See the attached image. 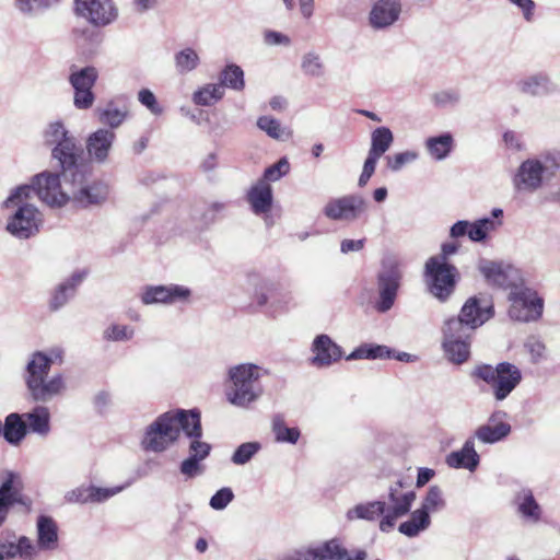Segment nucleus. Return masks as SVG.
Masks as SVG:
<instances>
[{"label":"nucleus","instance_id":"603ef678","mask_svg":"<svg viewBox=\"0 0 560 560\" xmlns=\"http://www.w3.org/2000/svg\"><path fill=\"white\" fill-rule=\"evenodd\" d=\"M133 336L135 328L130 325L110 324L103 331V339L113 342L129 341Z\"/></svg>","mask_w":560,"mask_h":560},{"label":"nucleus","instance_id":"6e6d98bb","mask_svg":"<svg viewBox=\"0 0 560 560\" xmlns=\"http://www.w3.org/2000/svg\"><path fill=\"white\" fill-rule=\"evenodd\" d=\"M460 101V94L454 89L441 90L431 95V102L439 108L455 106Z\"/></svg>","mask_w":560,"mask_h":560},{"label":"nucleus","instance_id":"1a4fd4ad","mask_svg":"<svg viewBox=\"0 0 560 560\" xmlns=\"http://www.w3.org/2000/svg\"><path fill=\"white\" fill-rule=\"evenodd\" d=\"M44 140L46 144L54 147L52 158L59 162L61 168L73 170L81 156V149L63 122L57 120L48 124L44 131Z\"/></svg>","mask_w":560,"mask_h":560},{"label":"nucleus","instance_id":"f704fd0d","mask_svg":"<svg viewBox=\"0 0 560 560\" xmlns=\"http://www.w3.org/2000/svg\"><path fill=\"white\" fill-rule=\"evenodd\" d=\"M515 502L517 512L525 521L529 523H538L540 521L542 510L530 490L524 489L520 491Z\"/></svg>","mask_w":560,"mask_h":560},{"label":"nucleus","instance_id":"5701e85b","mask_svg":"<svg viewBox=\"0 0 560 560\" xmlns=\"http://www.w3.org/2000/svg\"><path fill=\"white\" fill-rule=\"evenodd\" d=\"M310 363L318 369L328 368L342 357L341 348L327 335H318L311 346Z\"/></svg>","mask_w":560,"mask_h":560},{"label":"nucleus","instance_id":"a19ab883","mask_svg":"<svg viewBox=\"0 0 560 560\" xmlns=\"http://www.w3.org/2000/svg\"><path fill=\"white\" fill-rule=\"evenodd\" d=\"M257 127L278 141H287L292 137V131L271 116H260L257 119Z\"/></svg>","mask_w":560,"mask_h":560},{"label":"nucleus","instance_id":"5fc2aeb1","mask_svg":"<svg viewBox=\"0 0 560 560\" xmlns=\"http://www.w3.org/2000/svg\"><path fill=\"white\" fill-rule=\"evenodd\" d=\"M419 158L416 151H404L385 158L386 167L392 172L400 171L406 164L412 163Z\"/></svg>","mask_w":560,"mask_h":560},{"label":"nucleus","instance_id":"f3484780","mask_svg":"<svg viewBox=\"0 0 560 560\" xmlns=\"http://www.w3.org/2000/svg\"><path fill=\"white\" fill-rule=\"evenodd\" d=\"M23 483L19 474L8 471L0 486V526L5 522L13 504H20L27 512L32 510V500L22 493Z\"/></svg>","mask_w":560,"mask_h":560},{"label":"nucleus","instance_id":"338daca9","mask_svg":"<svg viewBox=\"0 0 560 560\" xmlns=\"http://www.w3.org/2000/svg\"><path fill=\"white\" fill-rule=\"evenodd\" d=\"M191 443L189 445V456L196 455V459L203 460L210 453V445L206 442H201L200 438H190Z\"/></svg>","mask_w":560,"mask_h":560},{"label":"nucleus","instance_id":"0eeeda50","mask_svg":"<svg viewBox=\"0 0 560 560\" xmlns=\"http://www.w3.org/2000/svg\"><path fill=\"white\" fill-rule=\"evenodd\" d=\"M50 370L25 364L23 381L31 399L46 404L62 396L67 390V382L62 373L49 376Z\"/></svg>","mask_w":560,"mask_h":560},{"label":"nucleus","instance_id":"3c124183","mask_svg":"<svg viewBox=\"0 0 560 560\" xmlns=\"http://www.w3.org/2000/svg\"><path fill=\"white\" fill-rule=\"evenodd\" d=\"M301 69L305 75L319 78L324 75L325 67L320 56L315 51H308L303 55Z\"/></svg>","mask_w":560,"mask_h":560},{"label":"nucleus","instance_id":"f03ea898","mask_svg":"<svg viewBox=\"0 0 560 560\" xmlns=\"http://www.w3.org/2000/svg\"><path fill=\"white\" fill-rule=\"evenodd\" d=\"M34 187L20 185L10 190L1 203V210L7 211L5 230L12 236L27 240L39 232L43 214L36 206L30 202Z\"/></svg>","mask_w":560,"mask_h":560},{"label":"nucleus","instance_id":"e2e57ef3","mask_svg":"<svg viewBox=\"0 0 560 560\" xmlns=\"http://www.w3.org/2000/svg\"><path fill=\"white\" fill-rule=\"evenodd\" d=\"M138 101L155 116H160L163 113V107L159 104L155 95L149 89H142L139 91Z\"/></svg>","mask_w":560,"mask_h":560},{"label":"nucleus","instance_id":"6ab92c4d","mask_svg":"<svg viewBox=\"0 0 560 560\" xmlns=\"http://www.w3.org/2000/svg\"><path fill=\"white\" fill-rule=\"evenodd\" d=\"M98 77L94 67L82 69H72L69 75V82L74 90L73 104L79 109L90 108L95 100L92 92Z\"/></svg>","mask_w":560,"mask_h":560},{"label":"nucleus","instance_id":"4d7b16f0","mask_svg":"<svg viewBox=\"0 0 560 560\" xmlns=\"http://www.w3.org/2000/svg\"><path fill=\"white\" fill-rule=\"evenodd\" d=\"M350 213V198L342 197L330 201L325 208V214L332 220L347 218Z\"/></svg>","mask_w":560,"mask_h":560},{"label":"nucleus","instance_id":"774afa93","mask_svg":"<svg viewBox=\"0 0 560 560\" xmlns=\"http://www.w3.org/2000/svg\"><path fill=\"white\" fill-rule=\"evenodd\" d=\"M66 500L70 503H91L90 486L79 487L77 489L69 491L66 494Z\"/></svg>","mask_w":560,"mask_h":560},{"label":"nucleus","instance_id":"b1692460","mask_svg":"<svg viewBox=\"0 0 560 560\" xmlns=\"http://www.w3.org/2000/svg\"><path fill=\"white\" fill-rule=\"evenodd\" d=\"M400 0H374L370 11V24L375 30H384L394 25L401 14Z\"/></svg>","mask_w":560,"mask_h":560},{"label":"nucleus","instance_id":"a211bd4d","mask_svg":"<svg viewBox=\"0 0 560 560\" xmlns=\"http://www.w3.org/2000/svg\"><path fill=\"white\" fill-rule=\"evenodd\" d=\"M394 142V135L388 127H378L371 133V147L364 162L358 184L363 187L375 172L380 158L389 150Z\"/></svg>","mask_w":560,"mask_h":560},{"label":"nucleus","instance_id":"9d476101","mask_svg":"<svg viewBox=\"0 0 560 560\" xmlns=\"http://www.w3.org/2000/svg\"><path fill=\"white\" fill-rule=\"evenodd\" d=\"M458 271L443 258H429L424 266V281L429 292L440 301H445L454 292Z\"/></svg>","mask_w":560,"mask_h":560},{"label":"nucleus","instance_id":"473e14b6","mask_svg":"<svg viewBox=\"0 0 560 560\" xmlns=\"http://www.w3.org/2000/svg\"><path fill=\"white\" fill-rule=\"evenodd\" d=\"M388 499L389 509L394 510L396 515H406L416 499V493L412 490H406L402 483L397 481L389 488Z\"/></svg>","mask_w":560,"mask_h":560},{"label":"nucleus","instance_id":"c9c22d12","mask_svg":"<svg viewBox=\"0 0 560 560\" xmlns=\"http://www.w3.org/2000/svg\"><path fill=\"white\" fill-rule=\"evenodd\" d=\"M65 362V350L59 346L46 350L34 351L28 355L26 364L51 370L52 365H61Z\"/></svg>","mask_w":560,"mask_h":560},{"label":"nucleus","instance_id":"c756f323","mask_svg":"<svg viewBox=\"0 0 560 560\" xmlns=\"http://www.w3.org/2000/svg\"><path fill=\"white\" fill-rule=\"evenodd\" d=\"M446 464L452 468H465L474 471L479 464V455L475 450L474 438H469L460 450L448 454Z\"/></svg>","mask_w":560,"mask_h":560},{"label":"nucleus","instance_id":"7ed1b4c3","mask_svg":"<svg viewBox=\"0 0 560 560\" xmlns=\"http://www.w3.org/2000/svg\"><path fill=\"white\" fill-rule=\"evenodd\" d=\"M269 371L254 363H241L228 371L229 384L225 398L234 407L248 409L264 395L261 378Z\"/></svg>","mask_w":560,"mask_h":560},{"label":"nucleus","instance_id":"4be33fe9","mask_svg":"<svg viewBox=\"0 0 560 560\" xmlns=\"http://www.w3.org/2000/svg\"><path fill=\"white\" fill-rule=\"evenodd\" d=\"M190 295V289L179 284L148 285L141 293V302L145 305H171L179 302H187Z\"/></svg>","mask_w":560,"mask_h":560},{"label":"nucleus","instance_id":"dca6fc26","mask_svg":"<svg viewBox=\"0 0 560 560\" xmlns=\"http://www.w3.org/2000/svg\"><path fill=\"white\" fill-rule=\"evenodd\" d=\"M478 270L491 285L512 290L523 282L521 271L503 261L480 259Z\"/></svg>","mask_w":560,"mask_h":560},{"label":"nucleus","instance_id":"ddd939ff","mask_svg":"<svg viewBox=\"0 0 560 560\" xmlns=\"http://www.w3.org/2000/svg\"><path fill=\"white\" fill-rule=\"evenodd\" d=\"M509 301V315L512 319L529 322L541 315L542 301L535 291L524 287L523 282L510 291Z\"/></svg>","mask_w":560,"mask_h":560},{"label":"nucleus","instance_id":"412c9836","mask_svg":"<svg viewBox=\"0 0 560 560\" xmlns=\"http://www.w3.org/2000/svg\"><path fill=\"white\" fill-rule=\"evenodd\" d=\"M493 315L492 306L485 300L469 298L463 305L459 316L446 322H459L462 329L474 332Z\"/></svg>","mask_w":560,"mask_h":560},{"label":"nucleus","instance_id":"de8ad7c7","mask_svg":"<svg viewBox=\"0 0 560 560\" xmlns=\"http://www.w3.org/2000/svg\"><path fill=\"white\" fill-rule=\"evenodd\" d=\"M390 357L392 351L386 346L382 345L364 343L352 351V360H375Z\"/></svg>","mask_w":560,"mask_h":560},{"label":"nucleus","instance_id":"13d9d810","mask_svg":"<svg viewBox=\"0 0 560 560\" xmlns=\"http://www.w3.org/2000/svg\"><path fill=\"white\" fill-rule=\"evenodd\" d=\"M57 0H15L16 9L26 15H34L50 8Z\"/></svg>","mask_w":560,"mask_h":560},{"label":"nucleus","instance_id":"c03bdc74","mask_svg":"<svg viewBox=\"0 0 560 560\" xmlns=\"http://www.w3.org/2000/svg\"><path fill=\"white\" fill-rule=\"evenodd\" d=\"M313 560H332L341 557L342 549L338 539H330L324 542L311 544Z\"/></svg>","mask_w":560,"mask_h":560},{"label":"nucleus","instance_id":"393cba45","mask_svg":"<svg viewBox=\"0 0 560 560\" xmlns=\"http://www.w3.org/2000/svg\"><path fill=\"white\" fill-rule=\"evenodd\" d=\"M16 557L33 560L36 558V547L30 537L10 534L0 541V560H12Z\"/></svg>","mask_w":560,"mask_h":560},{"label":"nucleus","instance_id":"ea45409f","mask_svg":"<svg viewBox=\"0 0 560 560\" xmlns=\"http://www.w3.org/2000/svg\"><path fill=\"white\" fill-rule=\"evenodd\" d=\"M200 65L198 52L191 47H185L174 55V66L178 74L185 75L196 70Z\"/></svg>","mask_w":560,"mask_h":560},{"label":"nucleus","instance_id":"bb28decb","mask_svg":"<svg viewBox=\"0 0 560 560\" xmlns=\"http://www.w3.org/2000/svg\"><path fill=\"white\" fill-rule=\"evenodd\" d=\"M247 201L256 215H264L267 225L271 224L269 212L272 209V188L266 180H258L247 192Z\"/></svg>","mask_w":560,"mask_h":560},{"label":"nucleus","instance_id":"9b49d317","mask_svg":"<svg viewBox=\"0 0 560 560\" xmlns=\"http://www.w3.org/2000/svg\"><path fill=\"white\" fill-rule=\"evenodd\" d=\"M401 267V261L395 256H386L383 259L378 273L380 300L376 303L378 312H387L394 305L402 276Z\"/></svg>","mask_w":560,"mask_h":560},{"label":"nucleus","instance_id":"6e6552de","mask_svg":"<svg viewBox=\"0 0 560 560\" xmlns=\"http://www.w3.org/2000/svg\"><path fill=\"white\" fill-rule=\"evenodd\" d=\"M474 375L491 386L498 401L504 400L522 381L521 370L510 362H501L495 366L479 365L475 369Z\"/></svg>","mask_w":560,"mask_h":560},{"label":"nucleus","instance_id":"c85d7f7f","mask_svg":"<svg viewBox=\"0 0 560 560\" xmlns=\"http://www.w3.org/2000/svg\"><path fill=\"white\" fill-rule=\"evenodd\" d=\"M116 135L113 130L100 128L86 139V151L90 159L97 163H104L109 155Z\"/></svg>","mask_w":560,"mask_h":560},{"label":"nucleus","instance_id":"0e129e2a","mask_svg":"<svg viewBox=\"0 0 560 560\" xmlns=\"http://www.w3.org/2000/svg\"><path fill=\"white\" fill-rule=\"evenodd\" d=\"M525 348L534 363L540 362L547 358L545 345L536 337L527 338Z\"/></svg>","mask_w":560,"mask_h":560},{"label":"nucleus","instance_id":"37998d69","mask_svg":"<svg viewBox=\"0 0 560 560\" xmlns=\"http://www.w3.org/2000/svg\"><path fill=\"white\" fill-rule=\"evenodd\" d=\"M127 114L128 112L125 107H117L113 103L96 109L98 121L110 127V129L118 128L125 121Z\"/></svg>","mask_w":560,"mask_h":560},{"label":"nucleus","instance_id":"864d4df0","mask_svg":"<svg viewBox=\"0 0 560 560\" xmlns=\"http://www.w3.org/2000/svg\"><path fill=\"white\" fill-rule=\"evenodd\" d=\"M385 511V503L381 501L366 502L355 505L353 513L357 518L375 521Z\"/></svg>","mask_w":560,"mask_h":560},{"label":"nucleus","instance_id":"69168bd1","mask_svg":"<svg viewBox=\"0 0 560 560\" xmlns=\"http://www.w3.org/2000/svg\"><path fill=\"white\" fill-rule=\"evenodd\" d=\"M264 42L268 46H284L291 45V38L280 32L268 30L264 33Z\"/></svg>","mask_w":560,"mask_h":560},{"label":"nucleus","instance_id":"7c9ffc66","mask_svg":"<svg viewBox=\"0 0 560 560\" xmlns=\"http://www.w3.org/2000/svg\"><path fill=\"white\" fill-rule=\"evenodd\" d=\"M84 277V272L78 271L72 273L70 278L61 282L52 293L50 300L51 310L57 311L65 306L69 302V300L74 296L77 289L83 281Z\"/></svg>","mask_w":560,"mask_h":560},{"label":"nucleus","instance_id":"72a5a7b5","mask_svg":"<svg viewBox=\"0 0 560 560\" xmlns=\"http://www.w3.org/2000/svg\"><path fill=\"white\" fill-rule=\"evenodd\" d=\"M27 432L47 436L50 432V412L45 406H36L32 411L23 413Z\"/></svg>","mask_w":560,"mask_h":560},{"label":"nucleus","instance_id":"a18cd8bd","mask_svg":"<svg viewBox=\"0 0 560 560\" xmlns=\"http://www.w3.org/2000/svg\"><path fill=\"white\" fill-rule=\"evenodd\" d=\"M224 90L221 84H206L192 95L195 104L210 106L223 97Z\"/></svg>","mask_w":560,"mask_h":560},{"label":"nucleus","instance_id":"a878e982","mask_svg":"<svg viewBox=\"0 0 560 560\" xmlns=\"http://www.w3.org/2000/svg\"><path fill=\"white\" fill-rule=\"evenodd\" d=\"M36 557L39 551H54L59 546V527L49 515L40 514L36 520Z\"/></svg>","mask_w":560,"mask_h":560},{"label":"nucleus","instance_id":"052dcab7","mask_svg":"<svg viewBox=\"0 0 560 560\" xmlns=\"http://www.w3.org/2000/svg\"><path fill=\"white\" fill-rule=\"evenodd\" d=\"M129 485L116 486L110 488H102L96 486H90V498L91 503L105 502L108 499L124 491Z\"/></svg>","mask_w":560,"mask_h":560},{"label":"nucleus","instance_id":"09e8293b","mask_svg":"<svg viewBox=\"0 0 560 560\" xmlns=\"http://www.w3.org/2000/svg\"><path fill=\"white\" fill-rule=\"evenodd\" d=\"M260 450L261 444L257 441L242 443L232 454L231 462L237 466L246 465L259 453Z\"/></svg>","mask_w":560,"mask_h":560},{"label":"nucleus","instance_id":"f257e3e1","mask_svg":"<svg viewBox=\"0 0 560 560\" xmlns=\"http://www.w3.org/2000/svg\"><path fill=\"white\" fill-rule=\"evenodd\" d=\"M180 431L187 438L202 436L198 410L178 409L161 415L145 429L141 445L145 451L161 453L178 440Z\"/></svg>","mask_w":560,"mask_h":560},{"label":"nucleus","instance_id":"680f3d73","mask_svg":"<svg viewBox=\"0 0 560 560\" xmlns=\"http://www.w3.org/2000/svg\"><path fill=\"white\" fill-rule=\"evenodd\" d=\"M234 499V493L231 488L224 487L218 490L210 499L209 505L215 510H224Z\"/></svg>","mask_w":560,"mask_h":560},{"label":"nucleus","instance_id":"58836bf2","mask_svg":"<svg viewBox=\"0 0 560 560\" xmlns=\"http://www.w3.org/2000/svg\"><path fill=\"white\" fill-rule=\"evenodd\" d=\"M430 524V516H428L424 511L417 509L411 513L410 518L408 521L402 522L399 525L398 530L405 536L416 537L421 532L428 529Z\"/></svg>","mask_w":560,"mask_h":560},{"label":"nucleus","instance_id":"aec40b11","mask_svg":"<svg viewBox=\"0 0 560 560\" xmlns=\"http://www.w3.org/2000/svg\"><path fill=\"white\" fill-rule=\"evenodd\" d=\"M75 11L94 26H106L118 18L113 0H75Z\"/></svg>","mask_w":560,"mask_h":560},{"label":"nucleus","instance_id":"79ce46f5","mask_svg":"<svg viewBox=\"0 0 560 560\" xmlns=\"http://www.w3.org/2000/svg\"><path fill=\"white\" fill-rule=\"evenodd\" d=\"M271 429L275 440L279 443L296 444L301 436L300 430L295 427H288L281 415H276L272 418Z\"/></svg>","mask_w":560,"mask_h":560},{"label":"nucleus","instance_id":"bf43d9fd","mask_svg":"<svg viewBox=\"0 0 560 560\" xmlns=\"http://www.w3.org/2000/svg\"><path fill=\"white\" fill-rule=\"evenodd\" d=\"M290 172V163L287 158H281L277 163L267 167L264 172L262 178L259 180L277 182Z\"/></svg>","mask_w":560,"mask_h":560},{"label":"nucleus","instance_id":"8fccbe9b","mask_svg":"<svg viewBox=\"0 0 560 560\" xmlns=\"http://www.w3.org/2000/svg\"><path fill=\"white\" fill-rule=\"evenodd\" d=\"M444 506L445 500L443 498L442 490L436 486H432L429 488L428 493L421 503V508L419 509L430 516L431 513H436L443 510Z\"/></svg>","mask_w":560,"mask_h":560},{"label":"nucleus","instance_id":"4468645a","mask_svg":"<svg viewBox=\"0 0 560 560\" xmlns=\"http://www.w3.org/2000/svg\"><path fill=\"white\" fill-rule=\"evenodd\" d=\"M27 186L34 187L36 195L49 207L60 208L70 200L69 186L62 187L60 177L56 174L44 172L33 177Z\"/></svg>","mask_w":560,"mask_h":560},{"label":"nucleus","instance_id":"423d86ee","mask_svg":"<svg viewBox=\"0 0 560 560\" xmlns=\"http://www.w3.org/2000/svg\"><path fill=\"white\" fill-rule=\"evenodd\" d=\"M65 186H69L70 200L81 208L98 206L108 197V186L101 180L90 179L78 163L73 170H62Z\"/></svg>","mask_w":560,"mask_h":560},{"label":"nucleus","instance_id":"39448f33","mask_svg":"<svg viewBox=\"0 0 560 560\" xmlns=\"http://www.w3.org/2000/svg\"><path fill=\"white\" fill-rule=\"evenodd\" d=\"M248 279L254 287L253 300L259 307H264L268 315L277 317L296 305L294 292L289 287L257 275H252Z\"/></svg>","mask_w":560,"mask_h":560},{"label":"nucleus","instance_id":"49530a36","mask_svg":"<svg viewBox=\"0 0 560 560\" xmlns=\"http://www.w3.org/2000/svg\"><path fill=\"white\" fill-rule=\"evenodd\" d=\"M223 86H228L235 91H242L244 89V71L237 65L226 66L220 74V83Z\"/></svg>","mask_w":560,"mask_h":560},{"label":"nucleus","instance_id":"20e7f679","mask_svg":"<svg viewBox=\"0 0 560 560\" xmlns=\"http://www.w3.org/2000/svg\"><path fill=\"white\" fill-rule=\"evenodd\" d=\"M560 168V152H549L527 159L517 168L513 178L517 191L534 192L550 180Z\"/></svg>","mask_w":560,"mask_h":560},{"label":"nucleus","instance_id":"4c0bfd02","mask_svg":"<svg viewBox=\"0 0 560 560\" xmlns=\"http://www.w3.org/2000/svg\"><path fill=\"white\" fill-rule=\"evenodd\" d=\"M521 92L532 96H542L555 91V85L547 75L535 74L518 82Z\"/></svg>","mask_w":560,"mask_h":560},{"label":"nucleus","instance_id":"2f4dec72","mask_svg":"<svg viewBox=\"0 0 560 560\" xmlns=\"http://www.w3.org/2000/svg\"><path fill=\"white\" fill-rule=\"evenodd\" d=\"M27 435V424L24 416L18 412L9 413L2 423L1 436L13 446H18Z\"/></svg>","mask_w":560,"mask_h":560},{"label":"nucleus","instance_id":"2eb2a0df","mask_svg":"<svg viewBox=\"0 0 560 560\" xmlns=\"http://www.w3.org/2000/svg\"><path fill=\"white\" fill-rule=\"evenodd\" d=\"M502 215L503 211L499 208H495L492 210V218H482L474 222L465 220L457 221L452 225L450 235L453 238L467 235L471 242H485L492 232L501 226Z\"/></svg>","mask_w":560,"mask_h":560},{"label":"nucleus","instance_id":"e433bc0d","mask_svg":"<svg viewBox=\"0 0 560 560\" xmlns=\"http://www.w3.org/2000/svg\"><path fill=\"white\" fill-rule=\"evenodd\" d=\"M454 144V138L450 132L429 137L424 141V147L428 154L435 161L445 160L452 152Z\"/></svg>","mask_w":560,"mask_h":560},{"label":"nucleus","instance_id":"cd10ccee","mask_svg":"<svg viewBox=\"0 0 560 560\" xmlns=\"http://www.w3.org/2000/svg\"><path fill=\"white\" fill-rule=\"evenodd\" d=\"M504 412L493 413L487 423L478 427L471 438L485 444L497 443L506 438L511 432V425L503 421Z\"/></svg>","mask_w":560,"mask_h":560},{"label":"nucleus","instance_id":"f8f14e48","mask_svg":"<svg viewBox=\"0 0 560 560\" xmlns=\"http://www.w3.org/2000/svg\"><path fill=\"white\" fill-rule=\"evenodd\" d=\"M442 331V347L446 358L455 364L467 361L470 354L472 332L462 329L459 322H445Z\"/></svg>","mask_w":560,"mask_h":560}]
</instances>
